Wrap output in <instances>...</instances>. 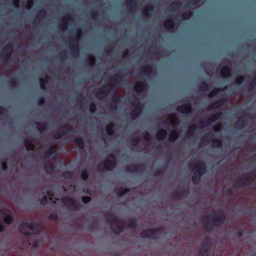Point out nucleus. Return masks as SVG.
<instances>
[{
    "mask_svg": "<svg viewBox=\"0 0 256 256\" xmlns=\"http://www.w3.org/2000/svg\"><path fill=\"white\" fill-rule=\"evenodd\" d=\"M164 27L169 30H172L174 28V24L170 20H167L164 22Z\"/></svg>",
    "mask_w": 256,
    "mask_h": 256,
    "instance_id": "12",
    "label": "nucleus"
},
{
    "mask_svg": "<svg viewBox=\"0 0 256 256\" xmlns=\"http://www.w3.org/2000/svg\"><path fill=\"white\" fill-rule=\"evenodd\" d=\"M191 107L190 104H184L179 106L178 110L180 112L184 114H188L191 111Z\"/></svg>",
    "mask_w": 256,
    "mask_h": 256,
    "instance_id": "9",
    "label": "nucleus"
},
{
    "mask_svg": "<svg viewBox=\"0 0 256 256\" xmlns=\"http://www.w3.org/2000/svg\"><path fill=\"white\" fill-rule=\"evenodd\" d=\"M96 106L94 104H91L90 106V110L92 112H94L96 111Z\"/></svg>",
    "mask_w": 256,
    "mask_h": 256,
    "instance_id": "35",
    "label": "nucleus"
},
{
    "mask_svg": "<svg viewBox=\"0 0 256 256\" xmlns=\"http://www.w3.org/2000/svg\"><path fill=\"white\" fill-rule=\"evenodd\" d=\"M213 145L214 146L220 147L222 145V142L220 140H216L213 142Z\"/></svg>",
    "mask_w": 256,
    "mask_h": 256,
    "instance_id": "25",
    "label": "nucleus"
},
{
    "mask_svg": "<svg viewBox=\"0 0 256 256\" xmlns=\"http://www.w3.org/2000/svg\"><path fill=\"white\" fill-rule=\"evenodd\" d=\"M116 166V158L112 154L110 155L104 162V166L106 169L112 170Z\"/></svg>",
    "mask_w": 256,
    "mask_h": 256,
    "instance_id": "2",
    "label": "nucleus"
},
{
    "mask_svg": "<svg viewBox=\"0 0 256 256\" xmlns=\"http://www.w3.org/2000/svg\"><path fill=\"white\" fill-rule=\"evenodd\" d=\"M146 88V84L144 82H136L134 85L135 90L138 93L142 92V95L145 93Z\"/></svg>",
    "mask_w": 256,
    "mask_h": 256,
    "instance_id": "5",
    "label": "nucleus"
},
{
    "mask_svg": "<svg viewBox=\"0 0 256 256\" xmlns=\"http://www.w3.org/2000/svg\"><path fill=\"white\" fill-rule=\"evenodd\" d=\"M133 111L131 114L132 117L133 119L138 117L142 111L143 106L138 102L136 104H134L133 106Z\"/></svg>",
    "mask_w": 256,
    "mask_h": 256,
    "instance_id": "4",
    "label": "nucleus"
},
{
    "mask_svg": "<svg viewBox=\"0 0 256 256\" xmlns=\"http://www.w3.org/2000/svg\"><path fill=\"white\" fill-rule=\"evenodd\" d=\"M24 144L28 150H33L35 148L34 144L29 140H26Z\"/></svg>",
    "mask_w": 256,
    "mask_h": 256,
    "instance_id": "17",
    "label": "nucleus"
},
{
    "mask_svg": "<svg viewBox=\"0 0 256 256\" xmlns=\"http://www.w3.org/2000/svg\"><path fill=\"white\" fill-rule=\"evenodd\" d=\"M158 230H148L146 231L142 232L140 236L142 238H154V234L157 232Z\"/></svg>",
    "mask_w": 256,
    "mask_h": 256,
    "instance_id": "7",
    "label": "nucleus"
},
{
    "mask_svg": "<svg viewBox=\"0 0 256 256\" xmlns=\"http://www.w3.org/2000/svg\"><path fill=\"white\" fill-rule=\"evenodd\" d=\"M138 143V142H134V145H136Z\"/></svg>",
    "mask_w": 256,
    "mask_h": 256,
    "instance_id": "52",
    "label": "nucleus"
},
{
    "mask_svg": "<svg viewBox=\"0 0 256 256\" xmlns=\"http://www.w3.org/2000/svg\"><path fill=\"white\" fill-rule=\"evenodd\" d=\"M220 73L222 77H228L230 74V70L228 67H224L222 68Z\"/></svg>",
    "mask_w": 256,
    "mask_h": 256,
    "instance_id": "14",
    "label": "nucleus"
},
{
    "mask_svg": "<svg viewBox=\"0 0 256 256\" xmlns=\"http://www.w3.org/2000/svg\"><path fill=\"white\" fill-rule=\"evenodd\" d=\"M7 48L8 49V51H10V52L11 51V48L10 46H8V47Z\"/></svg>",
    "mask_w": 256,
    "mask_h": 256,
    "instance_id": "51",
    "label": "nucleus"
},
{
    "mask_svg": "<svg viewBox=\"0 0 256 256\" xmlns=\"http://www.w3.org/2000/svg\"><path fill=\"white\" fill-rule=\"evenodd\" d=\"M166 135V131L165 130H160L156 134V138L158 140H163Z\"/></svg>",
    "mask_w": 256,
    "mask_h": 256,
    "instance_id": "15",
    "label": "nucleus"
},
{
    "mask_svg": "<svg viewBox=\"0 0 256 256\" xmlns=\"http://www.w3.org/2000/svg\"><path fill=\"white\" fill-rule=\"evenodd\" d=\"M104 96V94H102V95H100L99 94H97V96L100 98H101L102 97Z\"/></svg>",
    "mask_w": 256,
    "mask_h": 256,
    "instance_id": "48",
    "label": "nucleus"
},
{
    "mask_svg": "<svg viewBox=\"0 0 256 256\" xmlns=\"http://www.w3.org/2000/svg\"><path fill=\"white\" fill-rule=\"evenodd\" d=\"M144 138L146 141H148L150 139V135L148 133H146L144 134Z\"/></svg>",
    "mask_w": 256,
    "mask_h": 256,
    "instance_id": "37",
    "label": "nucleus"
},
{
    "mask_svg": "<svg viewBox=\"0 0 256 256\" xmlns=\"http://www.w3.org/2000/svg\"><path fill=\"white\" fill-rule=\"evenodd\" d=\"M81 177L82 179L85 180L88 178V174L86 171L83 170L81 173Z\"/></svg>",
    "mask_w": 256,
    "mask_h": 256,
    "instance_id": "30",
    "label": "nucleus"
},
{
    "mask_svg": "<svg viewBox=\"0 0 256 256\" xmlns=\"http://www.w3.org/2000/svg\"><path fill=\"white\" fill-rule=\"evenodd\" d=\"M220 113H216V114H214L212 115L210 117V118L208 120L206 124H201L200 126L201 127H204V126H206V125H208L209 124H210V123L215 121L217 119H218L220 117Z\"/></svg>",
    "mask_w": 256,
    "mask_h": 256,
    "instance_id": "11",
    "label": "nucleus"
},
{
    "mask_svg": "<svg viewBox=\"0 0 256 256\" xmlns=\"http://www.w3.org/2000/svg\"><path fill=\"white\" fill-rule=\"evenodd\" d=\"M192 14V12L190 11H188L186 12H185L184 14H182V18L184 20L188 19L190 17Z\"/></svg>",
    "mask_w": 256,
    "mask_h": 256,
    "instance_id": "24",
    "label": "nucleus"
},
{
    "mask_svg": "<svg viewBox=\"0 0 256 256\" xmlns=\"http://www.w3.org/2000/svg\"><path fill=\"white\" fill-rule=\"evenodd\" d=\"M112 230L116 234L122 232V224L120 222L116 220H114L112 224Z\"/></svg>",
    "mask_w": 256,
    "mask_h": 256,
    "instance_id": "6",
    "label": "nucleus"
},
{
    "mask_svg": "<svg viewBox=\"0 0 256 256\" xmlns=\"http://www.w3.org/2000/svg\"><path fill=\"white\" fill-rule=\"evenodd\" d=\"M192 170L195 171L194 176L192 177V181L194 183L196 184L200 180V176L204 174L206 172L205 164L202 162H200Z\"/></svg>",
    "mask_w": 256,
    "mask_h": 256,
    "instance_id": "1",
    "label": "nucleus"
},
{
    "mask_svg": "<svg viewBox=\"0 0 256 256\" xmlns=\"http://www.w3.org/2000/svg\"><path fill=\"white\" fill-rule=\"evenodd\" d=\"M150 10H151L152 9V8L150 7V8H149Z\"/></svg>",
    "mask_w": 256,
    "mask_h": 256,
    "instance_id": "54",
    "label": "nucleus"
},
{
    "mask_svg": "<svg viewBox=\"0 0 256 256\" xmlns=\"http://www.w3.org/2000/svg\"><path fill=\"white\" fill-rule=\"evenodd\" d=\"M178 137V132L176 131H172L170 136V140H174Z\"/></svg>",
    "mask_w": 256,
    "mask_h": 256,
    "instance_id": "19",
    "label": "nucleus"
},
{
    "mask_svg": "<svg viewBox=\"0 0 256 256\" xmlns=\"http://www.w3.org/2000/svg\"><path fill=\"white\" fill-rule=\"evenodd\" d=\"M88 60L89 63L90 65H92L94 64L95 58L94 56H90L88 57Z\"/></svg>",
    "mask_w": 256,
    "mask_h": 256,
    "instance_id": "27",
    "label": "nucleus"
},
{
    "mask_svg": "<svg viewBox=\"0 0 256 256\" xmlns=\"http://www.w3.org/2000/svg\"><path fill=\"white\" fill-rule=\"evenodd\" d=\"M14 4L16 8L19 6V0H13Z\"/></svg>",
    "mask_w": 256,
    "mask_h": 256,
    "instance_id": "38",
    "label": "nucleus"
},
{
    "mask_svg": "<svg viewBox=\"0 0 256 256\" xmlns=\"http://www.w3.org/2000/svg\"><path fill=\"white\" fill-rule=\"evenodd\" d=\"M44 198L45 199V200L46 199V198L44 196Z\"/></svg>",
    "mask_w": 256,
    "mask_h": 256,
    "instance_id": "53",
    "label": "nucleus"
},
{
    "mask_svg": "<svg viewBox=\"0 0 256 256\" xmlns=\"http://www.w3.org/2000/svg\"><path fill=\"white\" fill-rule=\"evenodd\" d=\"M200 0H192L194 4H197Z\"/></svg>",
    "mask_w": 256,
    "mask_h": 256,
    "instance_id": "49",
    "label": "nucleus"
},
{
    "mask_svg": "<svg viewBox=\"0 0 256 256\" xmlns=\"http://www.w3.org/2000/svg\"><path fill=\"white\" fill-rule=\"evenodd\" d=\"M202 87L204 88V90H206L208 88V86L206 83H202Z\"/></svg>",
    "mask_w": 256,
    "mask_h": 256,
    "instance_id": "39",
    "label": "nucleus"
},
{
    "mask_svg": "<svg viewBox=\"0 0 256 256\" xmlns=\"http://www.w3.org/2000/svg\"><path fill=\"white\" fill-rule=\"evenodd\" d=\"M128 50H126L124 51V52L123 54V56L124 57L126 56L128 54Z\"/></svg>",
    "mask_w": 256,
    "mask_h": 256,
    "instance_id": "43",
    "label": "nucleus"
},
{
    "mask_svg": "<svg viewBox=\"0 0 256 256\" xmlns=\"http://www.w3.org/2000/svg\"><path fill=\"white\" fill-rule=\"evenodd\" d=\"M126 192V190L120 188L117 190V194L119 196H121Z\"/></svg>",
    "mask_w": 256,
    "mask_h": 256,
    "instance_id": "28",
    "label": "nucleus"
},
{
    "mask_svg": "<svg viewBox=\"0 0 256 256\" xmlns=\"http://www.w3.org/2000/svg\"><path fill=\"white\" fill-rule=\"evenodd\" d=\"M225 101L226 100H219V101H218V102H214L210 106V108L213 109V108H217L221 106H222L224 104Z\"/></svg>",
    "mask_w": 256,
    "mask_h": 256,
    "instance_id": "16",
    "label": "nucleus"
},
{
    "mask_svg": "<svg viewBox=\"0 0 256 256\" xmlns=\"http://www.w3.org/2000/svg\"><path fill=\"white\" fill-rule=\"evenodd\" d=\"M44 168L48 173H50L54 170L52 164L50 161H46L44 163Z\"/></svg>",
    "mask_w": 256,
    "mask_h": 256,
    "instance_id": "13",
    "label": "nucleus"
},
{
    "mask_svg": "<svg viewBox=\"0 0 256 256\" xmlns=\"http://www.w3.org/2000/svg\"><path fill=\"white\" fill-rule=\"evenodd\" d=\"M2 167L4 170H6V162H3L2 164Z\"/></svg>",
    "mask_w": 256,
    "mask_h": 256,
    "instance_id": "41",
    "label": "nucleus"
},
{
    "mask_svg": "<svg viewBox=\"0 0 256 256\" xmlns=\"http://www.w3.org/2000/svg\"><path fill=\"white\" fill-rule=\"evenodd\" d=\"M50 154H51V152H50V151L48 152H47L46 154V156H50Z\"/></svg>",
    "mask_w": 256,
    "mask_h": 256,
    "instance_id": "50",
    "label": "nucleus"
},
{
    "mask_svg": "<svg viewBox=\"0 0 256 256\" xmlns=\"http://www.w3.org/2000/svg\"><path fill=\"white\" fill-rule=\"evenodd\" d=\"M81 33H82V32L80 30H78V32H77V40H76V50L78 52V40H79L80 38V35H81Z\"/></svg>",
    "mask_w": 256,
    "mask_h": 256,
    "instance_id": "26",
    "label": "nucleus"
},
{
    "mask_svg": "<svg viewBox=\"0 0 256 256\" xmlns=\"http://www.w3.org/2000/svg\"><path fill=\"white\" fill-rule=\"evenodd\" d=\"M114 124L112 123L110 124L106 127V132L108 135H112L113 133L112 128Z\"/></svg>",
    "mask_w": 256,
    "mask_h": 256,
    "instance_id": "20",
    "label": "nucleus"
},
{
    "mask_svg": "<svg viewBox=\"0 0 256 256\" xmlns=\"http://www.w3.org/2000/svg\"><path fill=\"white\" fill-rule=\"evenodd\" d=\"M151 70V68L149 66L144 68V72H148L149 71Z\"/></svg>",
    "mask_w": 256,
    "mask_h": 256,
    "instance_id": "40",
    "label": "nucleus"
},
{
    "mask_svg": "<svg viewBox=\"0 0 256 256\" xmlns=\"http://www.w3.org/2000/svg\"><path fill=\"white\" fill-rule=\"evenodd\" d=\"M71 20L72 18L70 16L68 15L64 16L62 18V24L60 26V29L62 30H64L66 29L68 21Z\"/></svg>",
    "mask_w": 256,
    "mask_h": 256,
    "instance_id": "8",
    "label": "nucleus"
},
{
    "mask_svg": "<svg viewBox=\"0 0 256 256\" xmlns=\"http://www.w3.org/2000/svg\"><path fill=\"white\" fill-rule=\"evenodd\" d=\"M194 129H195V126H192L188 130V132H190V131H192V130H194Z\"/></svg>",
    "mask_w": 256,
    "mask_h": 256,
    "instance_id": "42",
    "label": "nucleus"
},
{
    "mask_svg": "<svg viewBox=\"0 0 256 256\" xmlns=\"http://www.w3.org/2000/svg\"><path fill=\"white\" fill-rule=\"evenodd\" d=\"M148 10H146L145 9L144 10V13L145 15H147L148 14Z\"/></svg>",
    "mask_w": 256,
    "mask_h": 256,
    "instance_id": "47",
    "label": "nucleus"
},
{
    "mask_svg": "<svg viewBox=\"0 0 256 256\" xmlns=\"http://www.w3.org/2000/svg\"><path fill=\"white\" fill-rule=\"evenodd\" d=\"M33 5V2L32 0H28L27 2L26 8L27 9H30L32 8V6Z\"/></svg>",
    "mask_w": 256,
    "mask_h": 256,
    "instance_id": "31",
    "label": "nucleus"
},
{
    "mask_svg": "<svg viewBox=\"0 0 256 256\" xmlns=\"http://www.w3.org/2000/svg\"><path fill=\"white\" fill-rule=\"evenodd\" d=\"M243 80H244V77H242V76H238L236 78V83L238 84H240L242 82Z\"/></svg>",
    "mask_w": 256,
    "mask_h": 256,
    "instance_id": "32",
    "label": "nucleus"
},
{
    "mask_svg": "<svg viewBox=\"0 0 256 256\" xmlns=\"http://www.w3.org/2000/svg\"><path fill=\"white\" fill-rule=\"evenodd\" d=\"M90 196H84L82 198V202L84 203H87L90 200Z\"/></svg>",
    "mask_w": 256,
    "mask_h": 256,
    "instance_id": "33",
    "label": "nucleus"
},
{
    "mask_svg": "<svg viewBox=\"0 0 256 256\" xmlns=\"http://www.w3.org/2000/svg\"><path fill=\"white\" fill-rule=\"evenodd\" d=\"M75 142L78 148H83V142L82 138H78L75 140Z\"/></svg>",
    "mask_w": 256,
    "mask_h": 256,
    "instance_id": "21",
    "label": "nucleus"
},
{
    "mask_svg": "<svg viewBox=\"0 0 256 256\" xmlns=\"http://www.w3.org/2000/svg\"><path fill=\"white\" fill-rule=\"evenodd\" d=\"M52 195H53V194L51 192H50V191L48 192V196L50 200L51 201H52L54 202H55V201L54 200H53V198L52 196Z\"/></svg>",
    "mask_w": 256,
    "mask_h": 256,
    "instance_id": "36",
    "label": "nucleus"
},
{
    "mask_svg": "<svg viewBox=\"0 0 256 256\" xmlns=\"http://www.w3.org/2000/svg\"><path fill=\"white\" fill-rule=\"evenodd\" d=\"M20 230L25 234H31L34 233L32 226L27 222L23 223L20 226Z\"/></svg>",
    "mask_w": 256,
    "mask_h": 256,
    "instance_id": "3",
    "label": "nucleus"
},
{
    "mask_svg": "<svg viewBox=\"0 0 256 256\" xmlns=\"http://www.w3.org/2000/svg\"><path fill=\"white\" fill-rule=\"evenodd\" d=\"M48 78L46 77L44 80L41 78L40 80V87L42 89L44 90L46 88L45 82H47Z\"/></svg>",
    "mask_w": 256,
    "mask_h": 256,
    "instance_id": "22",
    "label": "nucleus"
},
{
    "mask_svg": "<svg viewBox=\"0 0 256 256\" xmlns=\"http://www.w3.org/2000/svg\"><path fill=\"white\" fill-rule=\"evenodd\" d=\"M221 128V124H217L214 127V130L216 132L220 130Z\"/></svg>",
    "mask_w": 256,
    "mask_h": 256,
    "instance_id": "34",
    "label": "nucleus"
},
{
    "mask_svg": "<svg viewBox=\"0 0 256 256\" xmlns=\"http://www.w3.org/2000/svg\"><path fill=\"white\" fill-rule=\"evenodd\" d=\"M3 226L0 224V232L2 231L3 230Z\"/></svg>",
    "mask_w": 256,
    "mask_h": 256,
    "instance_id": "45",
    "label": "nucleus"
},
{
    "mask_svg": "<svg viewBox=\"0 0 256 256\" xmlns=\"http://www.w3.org/2000/svg\"><path fill=\"white\" fill-rule=\"evenodd\" d=\"M44 102V100L43 98H42L40 100V104H42Z\"/></svg>",
    "mask_w": 256,
    "mask_h": 256,
    "instance_id": "46",
    "label": "nucleus"
},
{
    "mask_svg": "<svg viewBox=\"0 0 256 256\" xmlns=\"http://www.w3.org/2000/svg\"><path fill=\"white\" fill-rule=\"evenodd\" d=\"M10 212L9 211L6 210L4 212V214H6L7 216H6L4 218V221L5 223L7 224H10L12 221V218L10 216H8Z\"/></svg>",
    "mask_w": 256,
    "mask_h": 256,
    "instance_id": "18",
    "label": "nucleus"
},
{
    "mask_svg": "<svg viewBox=\"0 0 256 256\" xmlns=\"http://www.w3.org/2000/svg\"><path fill=\"white\" fill-rule=\"evenodd\" d=\"M220 91V89L219 88H215L214 90H213L211 92L210 94H209V96L210 97H212L213 96H214L215 94H216V93Z\"/></svg>",
    "mask_w": 256,
    "mask_h": 256,
    "instance_id": "29",
    "label": "nucleus"
},
{
    "mask_svg": "<svg viewBox=\"0 0 256 256\" xmlns=\"http://www.w3.org/2000/svg\"><path fill=\"white\" fill-rule=\"evenodd\" d=\"M4 108H0V115L4 112Z\"/></svg>",
    "mask_w": 256,
    "mask_h": 256,
    "instance_id": "44",
    "label": "nucleus"
},
{
    "mask_svg": "<svg viewBox=\"0 0 256 256\" xmlns=\"http://www.w3.org/2000/svg\"><path fill=\"white\" fill-rule=\"evenodd\" d=\"M168 123L172 124V127H174L178 124V120L175 114H172L170 115L168 119Z\"/></svg>",
    "mask_w": 256,
    "mask_h": 256,
    "instance_id": "10",
    "label": "nucleus"
},
{
    "mask_svg": "<svg viewBox=\"0 0 256 256\" xmlns=\"http://www.w3.org/2000/svg\"><path fill=\"white\" fill-rule=\"evenodd\" d=\"M181 4L179 3H176L173 4L171 6V8L172 9H176V10H180L181 8Z\"/></svg>",
    "mask_w": 256,
    "mask_h": 256,
    "instance_id": "23",
    "label": "nucleus"
}]
</instances>
